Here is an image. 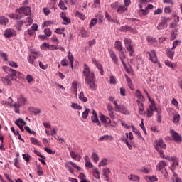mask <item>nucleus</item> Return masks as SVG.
Returning <instances> with one entry per match:
<instances>
[{
  "label": "nucleus",
  "mask_w": 182,
  "mask_h": 182,
  "mask_svg": "<svg viewBox=\"0 0 182 182\" xmlns=\"http://www.w3.org/2000/svg\"><path fill=\"white\" fill-rule=\"evenodd\" d=\"M85 77V82L89 85L91 90H97V84L95 83V75L93 71H91L87 64H84V70L82 71Z\"/></svg>",
  "instance_id": "f257e3e1"
},
{
  "label": "nucleus",
  "mask_w": 182,
  "mask_h": 182,
  "mask_svg": "<svg viewBox=\"0 0 182 182\" xmlns=\"http://www.w3.org/2000/svg\"><path fill=\"white\" fill-rule=\"evenodd\" d=\"M169 28H171L170 31V40H175L178 33V24L176 23L172 22L170 23Z\"/></svg>",
  "instance_id": "f03ea898"
},
{
  "label": "nucleus",
  "mask_w": 182,
  "mask_h": 182,
  "mask_svg": "<svg viewBox=\"0 0 182 182\" xmlns=\"http://www.w3.org/2000/svg\"><path fill=\"white\" fill-rule=\"evenodd\" d=\"M124 43L125 44V48H127V51L129 53V55L132 57L133 53H134V48L132 46L131 38H124Z\"/></svg>",
  "instance_id": "7ed1b4c3"
},
{
  "label": "nucleus",
  "mask_w": 182,
  "mask_h": 182,
  "mask_svg": "<svg viewBox=\"0 0 182 182\" xmlns=\"http://www.w3.org/2000/svg\"><path fill=\"white\" fill-rule=\"evenodd\" d=\"M171 17H166L165 16H162L161 18V21L158 23L156 28L157 30H164L166 27V24L171 21Z\"/></svg>",
  "instance_id": "20e7f679"
},
{
  "label": "nucleus",
  "mask_w": 182,
  "mask_h": 182,
  "mask_svg": "<svg viewBox=\"0 0 182 182\" xmlns=\"http://www.w3.org/2000/svg\"><path fill=\"white\" fill-rule=\"evenodd\" d=\"M147 54H149V60H151V61L152 63H156L159 68L161 67V63H159V61L158 60L157 54H156L155 50H151V51H147Z\"/></svg>",
  "instance_id": "39448f33"
},
{
  "label": "nucleus",
  "mask_w": 182,
  "mask_h": 182,
  "mask_svg": "<svg viewBox=\"0 0 182 182\" xmlns=\"http://www.w3.org/2000/svg\"><path fill=\"white\" fill-rule=\"evenodd\" d=\"M154 148L159 153L161 149L166 150L167 146L165 144L163 139H159L154 142Z\"/></svg>",
  "instance_id": "423d86ee"
},
{
  "label": "nucleus",
  "mask_w": 182,
  "mask_h": 182,
  "mask_svg": "<svg viewBox=\"0 0 182 182\" xmlns=\"http://www.w3.org/2000/svg\"><path fill=\"white\" fill-rule=\"evenodd\" d=\"M16 13H19L21 17L23 16V13L26 16H30V14H31V9L29 6H22V7H20V9H16Z\"/></svg>",
  "instance_id": "0eeeda50"
},
{
  "label": "nucleus",
  "mask_w": 182,
  "mask_h": 182,
  "mask_svg": "<svg viewBox=\"0 0 182 182\" xmlns=\"http://www.w3.org/2000/svg\"><path fill=\"white\" fill-rule=\"evenodd\" d=\"M100 119L105 127H107L108 126H109V124H111V119L109 117H107V115H104V114H101L100 115Z\"/></svg>",
  "instance_id": "6e6552de"
},
{
  "label": "nucleus",
  "mask_w": 182,
  "mask_h": 182,
  "mask_svg": "<svg viewBox=\"0 0 182 182\" xmlns=\"http://www.w3.org/2000/svg\"><path fill=\"white\" fill-rule=\"evenodd\" d=\"M15 124L18 126L22 132H24L23 126H26V122L23 118H18V119H16Z\"/></svg>",
  "instance_id": "1a4fd4ad"
},
{
  "label": "nucleus",
  "mask_w": 182,
  "mask_h": 182,
  "mask_svg": "<svg viewBox=\"0 0 182 182\" xmlns=\"http://www.w3.org/2000/svg\"><path fill=\"white\" fill-rule=\"evenodd\" d=\"M2 68L4 70V71L10 74L12 80L14 79L16 75V70H14L13 68H11V67H7L6 65H3Z\"/></svg>",
  "instance_id": "9d476101"
},
{
  "label": "nucleus",
  "mask_w": 182,
  "mask_h": 182,
  "mask_svg": "<svg viewBox=\"0 0 182 182\" xmlns=\"http://www.w3.org/2000/svg\"><path fill=\"white\" fill-rule=\"evenodd\" d=\"M170 134L173 137L174 141H176V143H180L181 141H182L181 136H180V134H178V133H177L174 130H171Z\"/></svg>",
  "instance_id": "9b49d317"
},
{
  "label": "nucleus",
  "mask_w": 182,
  "mask_h": 182,
  "mask_svg": "<svg viewBox=\"0 0 182 182\" xmlns=\"http://www.w3.org/2000/svg\"><path fill=\"white\" fill-rule=\"evenodd\" d=\"M167 163L164 161H159L158 166H156V170L161 171L162 174L164 173V168L166 167Z\"/></svg>",
  "instance_id": "f8f14e48"
},
{
  "label": "nucleus",
  "mask_w": 182,
  "mask_h": 182,
  "mask_svg": "<svg viewBox=\"0 0 182 182\" xmlns=\"http://www.w3.org/2000/svg\"><path fill=\"white\" fill-rule=\"evenodd\" d=\"M120 31H130L131 33H137V30H136V28H132V27H131V26H122V27H120L119 28Z\"/></svg>",
  "instance_id": "ddd939ff"
},
{
  "label": "nucleus",
  "mask_w": 182,
  "mask_h": 182,
  "mask_svg": "<svg viewBox=\"0 0 182 182\" xmlns=\"http://www.w3.org/2000/svg\"><path fill=\"white\" fill-rule=\"evenodd\" d=\"M91 120L92 123H96L97 126H101V122L99 121V118L97 117V112L95 109H93L92 111V115L91 117Z\"/></svg>",
  "instance_id": "4468645a"
},
{
  "label": "nucleus",
  "mask_w": 182,
  "mask_h": 182,
  "mask_svg": "<svg viewBox=\"0 0 182 182\" xmlns=\"http://www.w3.org/2000/svg\"><path fill=\"white\" fill-rule=\"evenodd\" d=\"M109 56L112 58V60L114 63V64H118L119 58L117 54L113 51V50H109Z\"/></svg>",
  "instance_id": "2eb2a0df"
},
{
  "label": "nucleus",
  "mask_w": 182,
  "mask_h": 182,
  "mask_svg": "<svg viewBox=\"0 0 182 182\" xmlns=\"http://www.w3.org/2000/svg\"><path fill=\"white\" fill-rule=\"evenodd\" d=\"M92 62L100 70V73L101 75H103L104 70H103V67H102V64L98 63V61H97V60L95 58H92Z\"/></svg>",
  "instance_id": "dca6fc26"
},
{
  "label": "nucleus",
  "mask_w": 182,
  "mask_h": 182,
  "mask_svg": "<svg viewBox=\"0 0 182 182\" xmlns=\"http://www.w3.org/2000/svg\"><path fill=\"white\" fill-rule=\"evenodd\" d=\"M36 58H37L36 55H33V54L27 56V60H28V63L30 64H33V65H35V67L38 65L36 61Z\"/></svg>",
  "instance_id": "f3484780"
},
{
  "label": "nucleus",
  "mask_w": 182,
  "mask_h": 182,
  "mask_svg": "<svg viewBox=\"0 0 182 182\" xmlns=\"http://www.w3.org/2000/svg\"><path fill=\"white\" fill-rule=\"evenodd\" d=\"M136 103L139 107V114H144V104L140 100H136Z\"/></svg>",
  "instance_id": "a211bd4d"
},
{
  "label": "nucleus",
  "mask_w": 182,
  "mask_h": 182,
  "mask_svg": "<svg viewBox=\"0 0 182 182\" xmlns=\"http://www.w3.org/2000/svg\"><path fill=\"white\" fill-rule=\"evenodd\" d=\"M18 101L19 103V107H21V106H25V105H26L27 98L26 97H24V95H21L20 97H18Z\"/></svg>",
  "instance_id": "6ab92c4d"
},
{
  "label": "nucleus",
  "mask_w": 182,
  "mask_h": 182,
  "mask_svg": "<svg viewBox=\"0 0 182 182\" xmlns=\"http://www.w3.org/2000/svg\"><path fill=\"white\" fill-rule=\"evenodd\" d=\"M60 16L61 18H63V24L68 25L69 23H70V18H68L66 16V13H64V11H62V13L60 14Z\"/></svg>",
  "instance_id": "aec40b11"
},
{
  "label": "nucleus",
  "mask_w": 182,
  "mask_h": 182,
  "mask_svg": "<svg viewBox=\"0 0 182 182\" xmlns=\"http://www.w3.org/2000/svg\"><path fill=\"white\" fill-rule=\"evenodd\" d=\"M149 100L150 101V105L151 106V110L154 113V112H158V108L155 104V101L153 98H151V97H150V95L149 96Z\"/></svg>",
  "instance_id": "412c9836"
},
{
  "label": "nucleus",
  "mask_w": 182,
  "mask_h": 182,
  "mask_svg": "<svg viewBox=\"0 0 182 182\" xmlns=\"http://www.w3.org/2000/svg\"><path fill=\"white\" fill-rule=\"evenodd\" d=\"M119 112L122 113V114H127V116L130 114V111H129L128 108L124 107V105H119Z\"/></svg>",
  "instance_id": "4be33fe9"
},
{
  "label": "nucleus",
  "mask_w": 182,
  "mask_h": 182,
  "mask_svg": "<svg viewBox=\"0 0 182 182\" xmlns=\"http://www.w3.org/2000/svg\"><path fill=\"white\" fill-rule=\"evenodd\" d=\"M119 59L122 63V65H124V67H126V63H124V59L126 58V54L124 53V51H123V50H122L120 51V53H119Z\"/></svg>",
  "instance_id": "5701e85b"
},
{
  "label": "nucleus",
  "mask_w": 182,
  "mask_h": 182,
  "mask_svg": "<svg viewBox=\"0 0 182 182\" xmlns=\"http://www.w3.org/2000/svg\"><path fill=\"white\" fill-rule=\"evenodd\" d=\"M132 132L135 133V134H136L139 140H144L143 136H141V133H140L139 130H138V129H136L134 126H132Z\"/></svg>",
  "instance_id": "b1692460"
},
{
  "label": "nucleus",
  "mask_w": 182,
  "mask_h": 182,
  "mask_svg": "<svg viewBox=\"0 0 182 182\" xmlns=\"http://www.w3.org/2000/svg\"><path fill=\"white\" fill-rule=\"evenodd\" d=\"M15 34V30H13L12 28H7L4 33L5 37L9 38L12 37Z\"/></svg>",
  "instance_id": "393cba45"
},
{
  "label": "nucleus",
  "mask_w": 182,
  "mask_h": 182,
  "mask_svg": "<svg viewBox=\"0 0 182 182\" xmlns=\"http://www.w3.org/2000/svg\"><path fill=\"white\" fill-rule=\"evenodd\" d=\"M114 47L116 50L119 51V53H121L122 50H123L124 48L122 41H115Z\"/></svg>",
  "instance_id": "a878e982"
},
{
  "label": "nucleus",
  "mask_w": 182,
  "mask_h": 182,
  "mask_svg": "<svg viewBox=\"0 0 182 182\" xmlns=\"http://www.w3.org/2000/svg\"><path fill=\"white\" fill-rule=\"evenodd\" d=\"M70 156H71L72 159L74 160H76L77 161H80L82 156H80L79 154H76L75 151H70Z\"/></svg>",
  "instance_id": "bb28decb"
},
{
  "label": "nucleus",
  "mask_w": 182,
  "mask_h": 182,
  "mask_svg": "<svg viewBox=\"0 0 182 182\" xmlns=\"http://www.w3.org/2000/svg\"><path fill=\"white\" fill-rule=\"evenodd\" d=\"M78 98L81 100L83 101L84 103H87L88 101L87 97H85L84 91H80V94H78Z\"/></svg>",
  "instance_id": "cd10ccee"
},
{
  "label": "nucleus",
  "mask_w": 182,
  "mask_h": 182,
  "mask_svg": "<svg viewBox=\"0 0 182 182\" xmlns=\"http://www.w3.org/2000/svg\"><path fill=\"white\" fill-rule=\"evenodd\" d=\"M145 114H146V117H149V119H150V117H153L154 112L152 111V107L151 106V104H149V108H147Z\"/></svg>",
  "instance_id": "c85d7f7f"
},
{
  "label": "nucleus",
  "mask_w": 182,
  "mask_h": 182,
  "mask_svg": "<svg viewBox=\"0 0 182 182\" xmlns=\"http://www.w3.org/2000/svg\"><path fill=\"white\" fill-rule=\"evenodd\" d=\"M128 180H130L131 181L139 182L140 177L136 174H130V176H128Z\"/></svg>",
  "instance_id": "c756f323"
},
{
  "label": "nucleus",
  "mask_w": 182,
  "mask_h": 182,
  "mask_svg": "<svg viewBox=\"0 0 182 182\" xmlns=\"http://www.w3.org/2000/svg\"><path fill=\"white\" fill-rule=\"evenodd\" d=\"M103 176L106 178V181H109L110 170L109 168H103Z\"/></svg>",
  "instance_id": "7c9ffc66"
},
{
  "label": "nucleus",
  "mask_w": 182,
  "mask_h": 182,
  "mask_svg": "<svg viewBox=\"0 0 182 182\" xmlns=\"http://www.w3.org/2000/svg\"><path fill=\"white\" fill-rule=\"evenodd\" d=\"M1 80L6 85L12 84V81L9 75H6V77H2Z\"/></svg>",
  "instance_id": "2f4dec72"
},
{
  "label": "nucleus",
  "mask_w": 182,
  "mask_h": 182,
  "mask_svg": "<svg viewBox=\"0 0 182 182\" xmlns=\"http://www.w3.org/2000/svg\"><path fill=\"white\" fill-rule=\"evenodd\" d=\"M125 78L127 80V82L128 83V86L129 87V88H131V90H134V85L130 77H129V75H127V74H125Z\"/></svg>",
  "instance_id": "473e14b6"
},
{
  "label": "nucleus",
  "mask_w": 182,
  "mask_h": 182,
  "mask_svg": "<svg viewBox=\"0 0 182 182\" xmlns=\"http://www.w3.org/2000/svg\"><path fill=\"white\" fill-rule=\"evenodd\" d=\"M22 26H23V20L18 18V21L15 24L16 28H17L18 31H21L22 30Z\"/></svg>",
  "instance_id": "72a5a7b5"
},
{
  "label": "nucleus",
  "mask_w": 182,
  "mask_h": 182,
  "mask_svg": "<svg viewBox=\"0 0 182 182\" xmlns=\"http://www.w3.org/2000/svg\"><path fill=\"white\" fill-rule=\"evenodd\" d=\"M144 178L146 180V181L149 180L150 182H155L158 181L159 180L156 176H145Z\"/></svg>",
  "instance_id": "f704fd0d"
},
{
  "label": "nucleus",
  "mask_w": 182,
  "mask_h": 182,
  "mask_svg": "<svg viewBox=\"0 0 182 182\" xmlns=\"http://www.w3.org/2000/svg\"><path fill=\"white\" fill-rule=\"evenodd\" d=\"M105 140L106 141H107L108 140L112 141V140H113V137H112V136H109L108 134H106L105 136H102L99 139L100 141H104Z\"/></svg>",
  "instance_id": "c9c22d12"
},
{
  "label": "nucleus",
  "mask_w": 182,
  "mask_h": 182,
  "mask_svg": "<svg viewBox=\"0 0 182 182\" xmlns=\"http://www.w3.org/2000/svg\"><path fill=\"white\" fill-rule=\"evenodd\" d=\"M71 108L74 109V110H82V105H79V104H77V102H72Z\"/></svg>",
  "instance_id": "e433bc0d"
},
{
  "label": "nucleus",
  "mask_w": 182,
  "mask_h": 182,
  "mask_svg": "<svg viewBox=\"0 0 182 182\" xmlns=\"http://www.w3.org/2000/svg\"><path fill=\"white\" fill-rule=\"evenodd\" d=\"M92 173H93V176L95 178H97V180H100V173L99 171V170H97V168L96 167H95L92 169Z\"/></svg>",
  "instance_id": "4c0bfd02"
},
{
  "label": "nucleus",
  "mask_w": 182,
  "mask_h": 182,
  "mask_svg": "<svg viewBox=\"0 0 182 182\" xmlns=\"http://www.w3.org/2000/svg\"><path fill=\"white\" fill-rule=\"evenodd\" d=\"M13 107H14L16 113H20V102H18V98H17V102L13 104Z\"/></svg>",
  "instance_id": "58836bf2"
},
{
  "label": "nucleus",
  "mask_w": 182,
  "mask_h": 182,
  "mask_svg": "<svg viewBox=\"0 0 182 182\" xmlns=\"http://www.w3.org/2000/svg\"><path fill=\"white\" fill-rule=\"evenodd\" d=\"M90 112V108H86L85 111H83L82 114V119H84V120H86V119H87Z\"/></svg>",
  "instance_id": "ea45409f"
},
{
  "label": "nucleus",
  "mask_w": 182,
  "mask_h": 182,
  "mask_svg": "<svg viewBox=\"0 0 182 182\" xmlns=\"http://www.w3.org/2000/svg\"><path fill=\"white\" fill-rule=\"evenodd\" d=\"M13 101L11 97H9V101H4L3 105L4 106H10V107H13Z\"/></svg>",
  "instance_id": "a19ab883"
},
{
  "label": "nucleus",
  "mask_w": 182,
  "mask_h": 182,
  "mask_svg": "<svg viewBox=\"0 0 182 182\" xmlns=\"http://www.w3.org/2000/svg\"><path fill=\"white\" fill-rule=\"evenodd\" d=\"M9 23V18L7 17L1 16L0 17V24H2L3 26H6Z\"/></svg>",
  "instance_id": "79ce46f5"
},
{
  "label": "nucleus",
  "mask_w": 182,
  "mask_h": 182,
  "mask_svg": "<svg viewBox=\"0 0 182 182\" xmlns=\"http://www.w3.org/2000/svg\"><path fill=\"white\" fill-rule=\"evenodd\" d=\"M9 17H10V18H13L15 20H18L19 18H22V16H21L20 13H18V14H9Z\"/></svg>",
  "instance_id": "37998d69"
},
{
  "label": "nucleus",
  "mask_w": 182,
  "mask_h": 182,
  "mask_svg": "<svg viewBox=\"0 0 182 182\" xmlns=\"http://www.w3.org/2000/svg\"><path fill=\"white\" fill-rule=\"evenodd\" d=\"M68 58L70 61V65L73 68V63H74V57L73 55L71 54L70 51H68Z\"/></svg>",
  "instance_id": "c03bdc74"
},
{
  "label": "nucleus",
  "mask_w": 182,
  "mask_h": 182,
  "mask_svg": "<svg viewBox=\"0 0 182 182\" xmlns=\"http://www.w3.org/2000/svg\"><path fill=\"white\" fill-rule=\"evenodd\" d=\"M31 142L32 144H33L35 146H41V141H39V140H38L35 137L31 138Z\"/></svg>",
  "instance_id": "a18cd8bd"
},
{
  "label": "nucleus",
  "mask_w": 182,
  "mask_h": 182,
  "mask_svg": "<svg viewBox=\"0 0 182 182\" xmlns=\"http://www.w3.org/2000/svg\"><path fill=\"white\" fill-rule=\"evenodd\" d=\"M126 10H127V7H125V6H119V4L117 8V13L122 14V13H124Z\"/></svg>",
  "instance_id": "49530a36"
},
{
  "label": "nucleus",
  "mask_w": 182,
  "mask_h": 182,
  "mask_svg": "<svg viewBox=\"0 0 182 182\" xmlns=\"http://www.w3.org/2000/svg\"><path fill=\"white\" fill-rule=\"evenodd\" d=\"M171 161L173 163V166L177 167V166L179 164V160L177 159V157H171Z\"/></svg>",
  "instance_id": "de8ad7c7"
},
{
  "label": "nucleus",
  "mask_w": 182,
  "mask_h": 182,
  "mask_svg": "<svg viewBox=\"0 0 182 182\" xmlns=\"http://www.w3.org/2000/svg\"><path fill=\"white\" fill-rule=\"evenodd\" d=\"M181 115L180 114H174L173 117V123H178L180 122Z\"/></svg>",
  "instance_id": "09e8293b"
},
{
  "label": "nucleus",
  "mask_w": 182,
  "mask_h": 182,
  "mask_svg": "<svg viewBox=\"0 0 182 182\" xmlns=\"http://www.w3.org/2000/svg\"><path fill=\"white\" fill-rule=\"evenodd\" d=\"M136 97H138V98H139V100H141V101H145V98L143 95V94H141L140 90H136Z\"/></svg>",
  "instance_id": "8fccbe9b"
},
{
  "label": "nucleus",
  "mask_w": 182,
  "mask_h": 182,
  "mask_svg": "<svg viewBox=\"0 0 182 182\" xmlns=\"http://www.w3.org/2000/svg\"><path fill=\"white\" fill-rule=\"evenodd\" d=\"M164 63L166 64V65H167L168 67H171V68H173V69H174L176 67L174 63H172V61H169V60H166L164 61Z\"/></svg>",
  "instance_id": "3c124183"
},
{
  "label": "nucleus",
  "mask_w": 182,
  "mask_h": 182,
  "mask_svg": "<svg viewBox=\"0 0 182 182\" xmlns=\"http://www.w3.org/2000/svg\"><path fill=\"white\" fill-rule=\"evenodd\" d=\"M166 54L167 56L169 57V58H171V60H173L175 55V51H172V50L169 49L168 50Z\"/></svg>",
  "instance_id": "603ef678"
},
{
  "label": "nucleus",
  "mask_w": 182,
  "mask_h": 182,
  "mask_svg": "<svg viewBox=\"0 0 182 182\" xmlns=\"http://www.w3.org/2000/svg\"><path fill=\"white\" fill-rule=\"evenodd\" d=\"M148 14V8L146 7L145 9H143L141 10H139V15L141 16H147Z\"/></svg>",
  "instance_id": "864d4df0"
},
{
  "label": "nucleus",
  "mask_w": 182,
  "mask_h": 182,
  "mask_svg": "<svg viewBox=\"0 0 182 182\" xmlns=\"http://www.w3.org/2000/svg\"><path fill=\"white\" fill-rule=\"evenodd\" d=\"M92 160H94L95 163H97L100 160V157H99L98 154H96V153L92 154Z\"/></svg>",
  "instance_id": "5fc2aeb1"
},
{
  "label": "nucleus",
  "mask_w": 182,
  "mask_h": 182,
  "mask_svg": "<svg viewBox=\"0 0 182 182\" xmlns=\"http://www.w3.org/2000/svg\"><path fill=\"white\" fill-rule=\"evenodd\" d=\"M107 159H102L101 161L99 163V167H105V166H107Z\"/></svg>",
  "instance_id": "6e6d98bb"
},
{
  "label": "nucleus",
  "mask_w": 182,
  "mask_h": 182,
  "mask_svg": "<svg viewBox=\"0 0 182 182\" xmlns=\"http://www.w3.org/2000/svg\"><path fill=\"white\" fill-rule=\"evenodd\" d=\"M26 132H27V133H28L29 134H33V136H36V132H33L32 130H31L30 127H28V126H26V127L24 128Z\"/></svg>",
  "instance_id": "4d7b16f0"
},
{
  "label": "nucleus",
  "mask_w": 182,
  "mask_h": 182,
  "mask_svg": "<svg viewBox=\"0 0 182 182\" xmlns=\"http://www.w3.org/2000/svg\"><path fill=\"white\" fill-rule=\"evenodd\" d=\"M80 35L81 37H87L89 36V33L86 30H80Z\"/></svg>",
  "instance_id": "13d9d810"
},
{
  "label": "nucleus",
  "mask_w": 182,
  "mask_h": 182,
  "mask_svg": "<svg viewBox=\"0 0 182 182\" xmlns=\"http://www.w3.org/2000/svg\"><path fill=\"white\" fill-rule=\"evenodd\" d=\"M146 40L149 43H156L157 41L156 38H155L154 37H151L150 36L146 37Z\"/></svg>",
  "instance_id": "bf43d9fd"
},
{
  "label": "nucleus",
  "mask_w": 182,
  "mask_h": 182,
  "mask_svg": "<svg viewBox=\"0 0 182 182\" xmlns=\"http://www.w3.org/2000/svg\"><path fill=\"white\" fill-rule=\"evenodd\" d=\"M44 33L46 34V36H47V37H50V36L52 34V31H51L50 28H45Z\"/></svg>",
  "instance_id": "052dcab7"
},
{
  "label": "nucleus",
  "mask_w": 182,
  "mask_h": 182,
  "mask_svg": "<svg viewBox=\"0 0 182 182\" xmlns=\"http://www.w3.org/2000/svg\"><path fill=\"white\" fill-rule=\"evenodd\" d=\"M59 6L60 7V9L62 10H66L67 7L65 4V1H63V0H60L59 2Z\"/></svg>",
  "instance_id": "680f3d73"
},
{
  "label": "nucleus",
  "mask_w": 182,
  "mask_h": 182,
  "mask_svg": "<svg viewBox=\"0 0 182 182\" xmlns=\"http://www.w3.org/2000/svg\"><path fill=\"white\" fill-rule=\"evenodd\" d=\"M77 81H73L72 82V87L75 92H77Z\"/></svg>",
  "instance_id": "e2e57ef3"
},
{
  "label": "nucleus",
  "mask_w": 182,
  "mask_h": 182,
  "mask_svg": "<svg viewBox=\"0 0 182 182\" xmlns=\"http://www.w3.org/2000/svg\"><path fill=\"white\" fill-rule=\"evenodd\" d=\"M119 3L118 1H115V3H112L111 4V7L114 9V10H116L117 9V11L118 10V7H119Z\"/></svg>",
  "instance_id": "0e129e2a"
},
{
  "label": "nucleus",
  "mask_w": 182,
  "mask_h": 182,
  "mask_svg": "<svg viewBox=\"0 0 182 182\" xmlns=\"http://www.w3.org/2000/svg\"><path fill=\"white\" fill-rule=\"evenodd\" d=\"M65 31V27L61 28H56V30L55 31V33H57L58 34H63V31Z\"/></svg>",
  "instance_id": "69168bd1"
},
{
  "label": "nucleus",
  "mask_w": 182,
  "mask_h": 182,
  "mask_svg": "<svg viewBox=\"0 0 182 182\" xmlns=\"http://www.w3.org/2000/svg\"><path fill=\"white\" fill-rule=\"evenodd\" d=\"M180 43V40H176L173 41V47L171 48V50H175V48H176L177 46H178Z\"/></svg>",
  "instance_id": "338daca9"
},
{
  "label": "nucleus",
  "mask_w": 182,
  "mask_h": 182,
  "mask_svg": "<svg viewBox=\"0 0 182 182\" xmlns=\"http://www.w3.org/2000/svg\"><path fill=\"white\" fill-rule=\"evenodd\" d=\"M97 18H92L90 23V28L94 27L95 24H97Z\"/></svg>",
  "instance_id": "774afa93"
}]
</instances>
